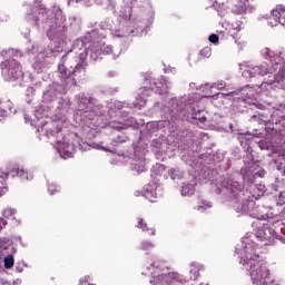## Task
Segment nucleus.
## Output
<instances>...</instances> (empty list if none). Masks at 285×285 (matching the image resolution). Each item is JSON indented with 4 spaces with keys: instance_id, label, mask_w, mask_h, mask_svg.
Wrapping results in <instances>:
<instances>
[{
    "instance_id": "obj_19",
    "label": "nucleus",
    "mask_w": 285,
    "mask_h": 285,
    "mask_svg": "<svg viewBox=\"0 0 285 285\" xmlns=\"http://www.w3.org/2000/svg\"><path fill=\"white\" fill-rule=\"evenodd\" d=\"M59 190H61V187L59 185H57L56 183H50L48 186V191L51 195H55L56 193H59Z\"/></svg>"
},
{
    "instance_id": "obj_11",
    "label": "nucleus",
    "mask_w": 285,
    "mask_h": 285,
    "mask_svg": "<svg viewBox=\"0 0 285 285\" xmlns=\"http://www.w3.org/2000/svg\"><path fill=\"white\" fill-rule=\"evenodd\" d=\"M137 228H141L144 233H148V235H155L156 230L153 227H148V223L144 220V218H138Z\"/></svg>"
},
{
    "instance_id": "obj_30",
    "label": "nucleus",
    "mask_w": 285,
    "mask_h": 285,
    "mask_svg": "<svg viewBox=\"0 0 285 285\" xmlns=\"http://www.w3.org/2000/svg\"><path fill=\"white\" fill-rule=\"evenodd\" d=\"M40 110H43V109H37L36 110V114H35V116L39 119V115H37V112H39Z\"/></svg>"
},
{
    "instance_id": "obj_20",
    "label": "nucleus",
    "mask_w": 285,
    "mask_h": 285,
    "mask_svg": "<svg viewBox=\"0 0 285 285\" xmlns=\"http://www.w3.org/2000/svg\"><path fill=\"white\" fill-rule=\"evenodd\" d=\"M153 248H155V244L150 242L144 240L142 243H140V250H153Z\"/></svg>"
},
{
    "instance_id": "obj_21",
    "label": "nucleus",
    "mask_w": 285,
    "mask_h": 285,
    "mask_svg": "<svg viewBox=\"0 0 285 285\" xmlns=\"http://www.w3.org/2000/svg\"><path fill=\"white\" fill-rule=\"evenodd\" d=\"M275 77V83H282L285 79V73L284 71H278L277 75H274Z\"/></svg>"
},
{
    "instance_id": "obj_14",
    "label": "nucleus",
    "mask_w": 285,
    "mask_h": 285,
    "mask_svg": "<svg viewBox=\"0 0 285 285\" xmlns=\"http://www.w3.org/2000/svg\"><path fill=\"white\" fill-rule=\"evenodd\" d=\"M14 266V256L12 254L4 257V268L10 269Z\"/></svg>"
},
{
    "instance_id": "obj_2",
    "label": "nucleus",
    "mask_w": 285,
    "mask_h": 285,
    "mask_svg": "<svg viewBox=\"0 0 285 285\" xmlns=\"http://www.w3.org/2000/svg\"><path fill=\"white\" fill-rule=\"evenodd\" d=\"M186 278L177 273V272H169L167 274H158L157 276H153L150 279V284L153 285H179L184 284Z\"/></svg>"
},
{
    "instance_id": "obj_18",
    "label": "nucleus",
    "mask_w": 285,
    "mask_h": 285,
    "mask_svg": "<svg viewBox=\"0 0 285 285\" xmlns=\"http://www.w3.org/2000/svg\"><path fill=\"white\" fill-rule=\"evenodd\" d=\"M230 186L232 193H242V190H244V185L238 184L237 181H233Z\"/></svg>"
},
{
    "instance_id": "obj_26",
    "label": "nucleus",
    "mask_w": 285,
    "mask_h": 285,
    "mask_svg": "<svg viewBox=\"0 0 285 285\" xmlns=\"http://www.w3.org/2000/svg\"><path fill=\"white\" fill-rule=\"evenodd\" d=\"M13 215H14V212L12 209L4 210V217H12Z\"/></svg>"
},
{
    "instance_id": "obj_16",
    "label": "nucleus",
    "mask_w": 285,
    "mask_h": 285,
    "mask_svg": "<svg viewBox=\"0 0 285 285\" xmlns=\"http://www.w3.org/2000/svg\"><path fill=\"white\" fill-rule=\"evenodd\" d=\"M275 83V75L269 73L267 79H264L261 83V88H265L266 86H273Z\"/></svg>"
},
{
    "instance_id": "obj_8",
    "label": "nucleus",
    "mask_w": 285,
    "mask_h": 285,
    "mask_svg": "<svg viewBox=\"0 0 285 285\" xmlns=\"http://www.w3.org/2000/svg\"><path fill=\"white\" fill-rule=\"evenodd\" d=\"M248 6H250L248 0H235V2L232 6V12L234 14H246Z\"/></svg>"
},
{
    "instance_id": "obj_28",
    "label": "nucleus",
    "mask_w": 285,
    "mask_h": 285,
    "mask_svg": "<svg viewBox=\"0 0 285 285\" xmlns=\"http://www.w3.org/2000/svg\"><path fill=\"white\" fill-rule=\"evenodd\" d=\"M0 117H6V109L0 108Z\"/></svg>"
},
{
    "instance_id": "obj_4",
    "label": "nucleus",
    "mask_w": 285,
    "mask_h": 285,
    "mask_svg": "<svg viewBox=\"0 0 285 285\" xmlns=\"http://www.w3.org/2000/svg\"><path fill=\"white\" fill-rule=\"evenodd\" d=\"M277 23H281V26L285 27V8L284 7H276L269 17V24L271 26H277Z\"/></svg>"
},
{
    "instance_id": "obj_1",
    "label": "nucleus",
    "mask_w": 285,
    "mask_h": 285,
    "mask_svg": "<svg viewBox=\"0 0 285 285\" xmlns=\"http://www.w3.org/2000/svg\"><path fill=\"white\" fill-rule=\"evenodd\" d=\"M168 80L166 78H159L157 81L151 82L149 87H141L134 101L135 108H144L148 104V98L146 97H150L153 92L160 96L168 95Z\"/></svg>"
},
{
    "instance_id": "obj_7",
    "label": "nucleus",
    "mask_w": 285,
    "mask_h": 285,
    "mask_svg": "<svg viewBox=\"0 0 285 285\" xmlns=\"http://www.w3.org/2000/svg\"><path fill=\"white\" fill-rule=\"evenodd\" d=\"M224 88H226V82L224 80H219L218 82L212 85V86H208V85H205L202 87V90L205 91V95L204 97L205 98H210V97H215V94L213 92V90H224Z\"/></svg>"
},
{
    "instance_id": "obj_15",
    "label": "nucleus",
    "mask_w": 285,
    "mask_h": 285,
    "mask_svg": "<svg viewBox=\"0 0 285 285\" xmlns=\"http://www.w3.org/2000/svg\"><path fill=\"white\" fill-rule=\"evenodd\" d=\"M134 170H137V173H144V170H146V161L141 159L136 160Z\"/></svg>"
},
{
    "instance_id": "obj_6",
    "label": "nucleus",
    "mask_w": 285,
    "mask_h": 285,
    "mask_svg": "<svg viewBox=\"0 0 285 285\" xmlns=\"http://www.w3.org/2000/svg\"><path fill=\"white\" fill-rule=\"evenodd\" d=\"M245 77H249V79H254L255 77H266V75H271L268 72V68L264 66H256L249 70L244 71Z\"/></svg>"
},
{
    "instance_id": "obj_32",
    "label": "nucleus",
    "mask_w": 285,
    "mask_h": 285,
    "mask_svg": "<svg viewBox=\"0 0 285 285\" xmlns=\"http://www.w3.org/2000/svg\"><path fill=\"white\" fill-rule=\"evenodd\" d=\"M284 176H285V170H284Z\"/></svg>"
},
{
    "instance_id": "obj_12",
    "label": "nucleus",
    "mask_w": 285,
    "mask_h": 285,
    "mask_svg": "<svg viewBox=\"0 0 285 285\" xmlns=\"http://www.w3.org/2000/svg\"><path fill=\"white\" fill-rule=\"evenodd\" d=\"M10 177V173L8 171V165L0 167V188L6 186V180Z\"/></svg>"
},
{
    "instance_id": "obj_29",
    "label": "nucleus",
    "mask_w": 285,
    "mask_h": 285,
    "mask_svg": "<svg viewBox=\"0 0 285 285\" xmlns=\"http://www.w3.org/2000/svg\"><path fill=\"white\" fill-rule=\"evenodd\" d=\"M190 273H194V275H199V271L197 268L190 269Z\"/></svg>"
},
{
    "instance_id": "obj_10",
    "label": "nucleus",
    "mask_w": 285,
    "mask_h": 285,
    "mask_svg": "<svg viewBox=\"0 0 285 285\" xmlns=\"http://www.w3.org/2000/svg\"><path fill=\"white\" fill-rule=\"evenodd\" d=\"M79 106H83L85 108H92L97 104V99L88 94H81L78 96Z\"/></svg>"
},
{
    "instance_id": "obj_27",
    "label": "nucleus",
    "mask_w": 285,
    "mask_h": 285,
    "mask_svg": "<svg viewBox=\"0 0 285 285\" xmlns=\"http://www.w3.org/2000/svg\"><path fill=\"white\" fill-rule=\"evenodd\" d=\"M59 70H60V72H61V75H63V77H68V73H67L65 67H59Z\"/></svg>"
},
{
    "instance_id": "obj_13",
    "label": "nucleus",
    "mask_w": 285,
    "mask_h": 285,
    "mask_svg": "<svg viewBox=\"0 0 285 285\" xmlns=\"http://www.w3.org/2000/svg\"><path fill=\"white\" fill-rule=\"evenodd\" d=\"M212 55H213V50L210 49V47H204L199 51V59H208L210 58Z\"/></svg>"
},
{
    "instance_id": "obj_5",
    "label": "nucleus",
    "mask_w": 285,
    "mask_h": 285,
    "mask_svg": "<svg viewBox=\"0 0 285 285\" xmlns=\"http://www.w3.org/2000/svg\"><path fill=\"white\" fill-rule=\"evenodd\" d=\"M7 168L10 177L12 178L19 177L20 179H22V181H26V179H29L28 171H26L23 168L12 164L7 165Z\"/></svg>"
},
{
    "instance_id": "obj_25",
    "label": "nucleus",
    "mask_w": 285,
    "mask_h": 285,
    "mask_svg": "<svg viewBox=\"0 0 285 285\" xmlns=\"http://www.w3.org/2000/svg\"><path fill=\"white\" fill-rule=\"evenodd\" d=\"M8 226V220L0 218V230H3Z\"/></svg>"
},
{
    "instance_id": "obj_3",
    "label": "nucleus",
    "mask_w": 285,
    "mask_h": 285,
    "mask_svg": "<svg viewBox=\"0 0 285 285\" xmlns=\"http://www.w3.org/2000/svg\"><path fill=\"white\" fill-rule=\"evenodd\" d=\"M1 70H6L12 79H19V73L21 72V65L14 60V59H9L4 60L0 63Z\"/></svg>"
},
{
    "instance_id": "obj_22",
    "label": "nucleus",
    "mask_w": 285,
    "mask_h": 285,
    "mask_svg": "<svg viewBox=\"0 0 285 285\" xmlns=\"http://www.w3.org/2000/svg\"><path fill=\"white\" fill-rule=\"evenodd\" d=\"M60 155H61V157H63V159H70V157H72V151L61 149Z\"/></svg>"
},
{
    "instance_id": "obj_23",
    "label": "nucleus",
    "mask_w": 285,
    "mask_h": 285,
    "mask_svg": "<svg viewBox=\"0 0 285 285\" xmlns=\"http://www.w3.org/2000/svg\"><path fill=\"white\" fill-rule=\"evenodd\" d=\"M209 41L210 43H217V41H219V36L213 33L209 36Z\"/></svg>"
},
{
    "instance_id": "obj_9",
    "label": "nucleus",
    "mask_w": 285,
    "mask_h": 285,
    "mask_svg": "<svg viewBox=\"0 0 285 285\" xmlns=\"http://www.w3.org/2000/svg\"><path fill=\"white\" fill-rule=\"evenodd\" d=\"M86 70H88V62L82 60L75 66L71 72H69V77H78V79H81V76L86 77Z\"/></svg>"
},
{
    "instance_id": "obj_31",
    "label": "nucleus",
    "mask_w": 285,
    "mask_h": 285,
    "mask_svg": "<svg viewBox=\"0 0 285 285\" xmlns=\"http://www.w3.org/2000/svg\"><path fill=\"white\" fill-rule=\"evenodd\" d=\"M158 167L164 169V166H163V165H158Z\"/></svg>"
},
{
    "instance_id": "obj_17",
    "label": "nucleus",
    "mask_w": 285,
    "mask_h": 285,
    "mask_svg": "<svg viewBox=\"0 0 285 285\" xmlns=\"http://www.w3.org/2000/svg\"><path fill=\"white\" fill-rule=\"evenodd\" d=\"M181 106V98L177 99V98H171L168 101V107L169 108H180Z\"/></svg>"
},
{
    "instance_id": "obj_24",
    "label": "nucleus",
    "mask_w": 285,
    "mask_h": 285,
    "mask_svg": "<svg viewBox=\"0 0 285 285\" xmlns=\"http://www.w3.org/2000/svg\"><path fill=\"white\" fill-rule=\"evenodd\" d=\"M151 266H154V268H161V266H164V262L155 261L154 264H151Z\"/></svg>"
}]
</instances>
